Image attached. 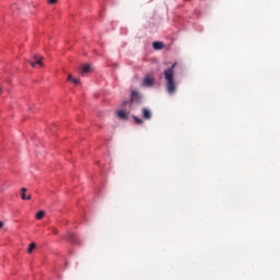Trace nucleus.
<instances>
[{
    "label": "nucleus",
    "mask_w": 280,
    "mask_h": 280,
    "mask_svg": "<svg viewBox=\"0 0 280 280\" xmlns=\"http://www.w3.org/2000/svg\"><path fill=\"white\" fill-rule=\"evenodd\" d=\"M176 63H173L171 68L164 70V79L166 80V91L170 95L176 93V82L174 81V69Z\"/></svg>",
    "instance_id": "obj_1"
},
{
    "label": "nucleus",
    "mask_w": 280,
    "mask_h": 280,
    "mask_svg": "<svg viewBox=\"0 0 280 280\" xmlns=\"http://www.w3.org/2000/svg\"><path fill=\"white\" fill-rule=\"evenodd\" d=\"M132 104H141V95H139V92L137 91L131 92V101L124 102L122 106H130V108H132Z\"/></svg>",
    "instance_id": "obj_2"
},
{
    "label": "nucleus",
    "mask_w": 280,
    "mask_h": 280,
    "mask_svg": "<svg viewBox=\"0 0 280 280\" xmlns=\"http://www.w3.org/2000/svg\"><path fill=\"white\" fill-rule=\"evenodd\" d=\"M142 86H154V75L147 74L142 80Z\"/></svg>",
    "instance_id": "obj_3"
},
{
    "label": "nucleus",
    "mask_w": 280,
    "mask_h": 280,
    "mask_svg": "<svg viewBox=\"0 0 280 280\" xmlns=\"http://www.w3.org/2000/svg\"><path fill=\"white\" fill-rule=\"evenodd\" d=\"M127 105H122L124 109H120L117 112V117L118 119H128V113H130L129 110L126 109Z\"/></svg>",
    "instance_id": "obj_4"
},
{
    "label": "nucleus",
    "mask_w": 280,
    "mask_h": 280,
    "mask_svg": "<svg viewBox=\"0 0 280 280\" xmlns=\"http://www.w3.org/2000/svg\"><path fill=\"white\" fill-rule=\"evenodd\" d=\"M31 67L35 68L36 65H38L39 67H43V57L35 55L34 56V61H30Z\"/></svg>",
    "instance_id": "obj_5"
},
{
    "label": "nucleus",
    "mask_w": 280,
    "mask_h": 280,
    "mask_svg": "<svg viewBox=\"0 0 280 280\" xmlns=\"http://www.w3.org/2000/svg\"><path fill=\"white\" fill-rule=\"evenodd\" d=\"M141 113H142L143 119H147V120L152 119V112L150 110V108L143 107Z\"/></svg>",
    "instance_id": "obj_6"
},
{
    "label": "nucleus",
    "mask_w": 280,
    "mask_h": 280,
    "mask_svg": "<svg viewBox=\"0 0 280 280\" xmlns=\"http://www.w3.org/2000/svg\"><path fill=\"white\" fill-rule=\"evenodd\" d=\"M91 71H93V68L91 67V65L86 63L81 66L82 75H86V73H91Z\"/></svg>",
    "instance_id": "obj_7"
},
{
    "label": "nucleus",
    "mask_w": 280,
    "mask_h": 280,
    "mask_svg": "<svg viewBox=\"0 0 280 280\" xmlns=\"http://www.w3.org/2000/svg\"><path fill=\"white\" fill-rule=\"evenodd\" d=\"M25 191H27V188H21V198H22V200H32V195L26 196Z\"/></svg>",
    "instance_id": "obj_8"
},
{
    "label": "nucleus",
    "mask_w": 280,
    "mask_h": 280,
    "mask_svg": "<svg viewBox=\"0 0 280 280\" xmlns=\"http://www.w3.org/2000/svg\"><path fill=\"white\" fill-rule=\"evenodd\" d=\"M68 82H72L73 84H80V79H77V78L73 79V75L69 74Z\"/></svg>",
    "instance_id": "obj_9"
},
{
    "label": "nucleus",
    "mask_w": 280,
    "mask_h": 280,
    "mask_svg": "<svg viewBox=\"0 0 280 280\" xmlns=\"http://www.w3.org/2000/svg\"><path fill=\"white\" fill-rule=\"evenodd\" d=\"M153 49H163V43L162 42H153Z\"/></svg>",
    "instance_id": "obj_10"
},
{
    "label": "nucleus",
    "mask_w": 280,
    "mask_h": 280,
    "mask_svg": "<svg viewBox=\"0 0 280 280\" xmlns=\"http://www.w3.org/2000/svg\"><path fill=\"white\" fill-rule=\"evenodd\" d=\"M36 220H43L45 218V211L40 210L35 215Z\"/></svg>",
    "instance_id": "obj_11"
},
{
    "label": "nucleus",
    "mask_w": 280,
    "mask_h": 280,
    "mask_svg": "<svg viewBox=\"0 0 280 280\" xmlns=\"http://www.w3.org/2000/svg\"><path fill=\"white\" fill-rule=\"evenodd\" d=\"M34 248H36V243H31L30 246H28L27 253L32 254Z\"/></svg>",
    "instance_id": "obj_12"
},
{
    "label": "nucleus",
    "mask_w": 280,
    "mask_h": 280,
    "mask_svg": "<svg viewBox=\"0 0 280 280\" xmlns=\"http://www.w3.org/2000/svg\"><path fill=\"white\" fill-rule=\"evenodd\" d=\"M132 118L135 119L136 124H138L139 126H141L143 124V119H141L137 116H132Z\"/></svg>",
    "instance_id": "obj_13"
},
{
    "label": "nucleus",
    "mask_w": 280,
    "mask_h": 280,
    "mask_svg": "<svg viewBox=\"0 0 280 280\" xmlns=\"http://www.w3.org/2000/svg\"><path fill=\"white\" fill-rule=\"evenodd\" d=\"M48 3H50L51 5H54V3H58V0H48Z\"/></svg>",
    "instance_id": "obj_14"
},
{
    "label": "nucleus",
    "mask_w": 280,
    "mask_h": 280,
    "mask_svg": "<svg viewBox=\"0 0 280 280\" xmlns=\"http://www.w3.org/2000/svg\"><path fill=\"white\" fill-rule=\"evenodd\" d=\"M0 229H3V222L0 221Z\"/></svg>",
    "instance_id": "obj_15"
},
{
    "label": "nucleus",
    "mask_w": 280,
    "mask_h": 280,
    "mask_svg": "<svg viewBox=\"0 0 280 280\" xmlns=\"http://www.w3.org/2000/svg\"><path fill=\"white\" fill-rule=\"evenodd\" d=\"M71 240H73L74 235H70Z\"/></svg>",
    "instance_id": "obj_16"
},
{
    "label": "nucleus",
    "mask_w": 280,
    "mask_h": 280,
    "mask_svg": "<svg viewBox=\"0 0 280 280\" xmlns=\"http://www.w3.org/2000/svg\"><path fill=\"white\" fill-rule=\"evenodd\" d=\"M54 233H58L56 230H54Z\"/></svg>",
    "instance_id": "obj_17"
}]
</instances>
